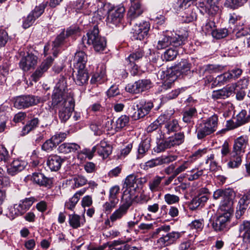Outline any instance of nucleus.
<instances>
[{
  "mask_svg": "<svg viewBox=\"0 0 250 250\" xmlns=\"http://www.w3.org/2000/svg\"><path fill=\"white\" fill-rule=\"evenodd\" d=\"M221 162L223 163L226 162L228 160L226 157L229 154H231L230 148L229 143L225 141L221 147Z\"/></svg>",
  "mask_w": 250,
  "mask_h": 250,
  "instance_id": "obj_46",
  "label": "nucleus"
},
{
  "mask_svg": "<svg viewBox=\"0 0 250 250\" xmlns=\"http://www.w3.org/2000/svg\"><path fill=\"white\" fill-rule=\"evenodd\" d=\"M237 36L239 38L234 40L232 42L236 48H238L236 45V44L240 42H243L242 45H247L248 47H250V32L243 30L238 32Z\"/></svg>",
  "mask_w": 250,
  "mask_h": 250,
  "instance_id": "obj_27",
  "label": "nucleus"
},
{
  "mask_svg": "<svg viewBox=\"0 0 250 250\" xmlns=\"http://www.w3.org/2000/svg\"><path fill=\"white\" fill-rule=\"evenodd\" d=\"M191 173V174L188 176V180L190 181H192L198 179L200 176L203 174V170H197L195 169H192L190 171Z\"/></svg>",
  "mask_w": 250,
  "mask_h": 250,
  "instance_id": "obj_64",
  "label": "nucleus"
},
{
  "mask_svg": "<svg viewBox=\"0 0 250 250\" xmlns=\"http://www.w3.org/2000/svg\"><path fill=\"white\" fill-rule=\"evenodd\" d=\"M165 117L166 116L165 115H162L160 116L155 121L147 127V131L152 132L157 129L160 125L163 124L165 122Z\"/></svg>",
  "mask_w": 250,
  "mask_h": 250,
  "instance_id": "obj_47",
  "label": "nucleus"
},
{
  "mask_svg": "<svg viewBox=\"0 0 250 250\" xmlns=\"http://www.w3.org/2000/svg\"><path fill=\"white\" fill-rule=\"evenodd\" d=\"M105 80V72L100 69L93 75L90 82L92 84H98L104 83Z\"/></svg>",
  "mask_w": 250,
  "mask_h": 250,
  "instance_id": "obj_38",
  "label": "nucleus"
},
{
  "mask_svg": "<svg viewBox=\"0 0 250 250\" xmlns=\"http://www.w3.org/2000/svg\"><path fill=\"white\" fill-rule=\"evenodd\" d=\"M248 146V137L247 136H241L234 140L232 151L244 154Z\"/></svg>",
  "mask_w": 250,
  "mask_h": 250,
  "instance_id": "obj_18",
  "label": "nucleus"
},
{
  "mask_svg": "<svg viewBox=\"0 0 250 250\" xmlns=\"http://www.w3.org/2000/svg\"><path fill=\"white\" fill-rule=\"evenodd\" d=\"M151 139L150 138H146L142 141L139 144L138 148V158L143 157L150 147Z\"/></svg>",
  "mask_w": 250,
  "mask_h": 250,
  "instance_id": "obj_34",
  "label": "nucleus"
},
{
  "mask_svg": "<svg viewBox=\"0 0 250 250\" xmlns=\"http://www.w3.org/2000/svg\"><path fill=\"white\" fill-rule=\"evenodd\" d=\"M213 199L220 200V207L224 210H232L234 203L235 193L231 188L218 189L215 190L213 195Z\"/></svg>",
  "mask_w": 250,
  "mask_h": 250,
  "instance_id": "obj_4",
  "label": "nucleus"
},
{
  "mask_svg": "<svg viewBox=\"0 0 250 250\" xmlns=\"http://www.w3.org/2000/svg\"><path fill=\"white\" fill-rule=\"evenodd\" d=\"M77 69H78V73L74 78L76 83L79 85L86 83L89 78L86 70L85 68L81 69V68H77Z\"/></svg>",
  "mask_w": 250,
  "mask_h": 250,
  "instance_id": "obj_30",
  "label": "nucleus"
},
{
  "mask_svg": "<svg viewBox=\"0 0 250 250\" xmlns=\"http://www.w3.org/2000/svg\"><path fill=\"white\" fill-rule=\"evenodd\" d=\"M243 154L232 150L228 163V166L231 168L238 167L242 163V158Z\"/></svg>",
  "mask_w": 250,
  "mask_h": 250,
  "instance_id": "obj_26",
  "label": "nucleus"
},
{
  "mask_svg": "<svg viewBox=\"0 0 250 250\" xmlns=\"http://www.w3.org/2000/svg\"><path fill=\"white\" fill-rule=\"evenodd\" d=\"M220 0H204L199 3V6L205 9L206 12L211 16L214 15L219 10L216 3Z\"/></svg>",
  "mask_w": 250,
  "mask_h": 250,
  "instance_id": "obj_20",
  "label": "nucleus"
},
{
  "mask_svg": "<svg viewBox=\"0 0 250 250\" xmlns=\"http://www.w3.org/2000/svg\"><path fill=\"white\" fill-rule=\"evenodd\" d=\"M125 12V9L122 6L109 9L106 18L107 24L110 27L117 25L121 22Z\"/></svg>",
  "mask_w": 250,
  "mask_h": 250,
  "instance_id": "obj_8",
  "label": "nucleus"
},
{
  "mask_svg": "<svg viewBox=\"0 0 250 250\" xmlns=\"http://www.w3.org/2000/svg\"><path fill=\"white\" fill-rule=\"evenodd\" d=\"M164 178V177L156 175L149 181V188L152 192L159 191L162 189L161 184Z\"/></svg>",
  "mask_w": 250,
  "mask_h": 250,
  "instance_id": "obj_32",
  "label": "nucleus"
},
{
  "mask_svg": "<svg viewBox=\"0 0 250 250\" xmlns=\"http://www.w3.org/2000/svg\"><path fill=\"white\" fill-rule=\"evenodd\" d=\"M57 146L52 138L46 140L42 145V148L44 151H50Z\"/></svg>",
  "mask_w": 250,
  "mask_h": 250,
  "instance_id": "obj_57",
  "label": "nucleus"
},
{
  "mask_svg": "<svg viewBox=\"0 0 250 250\" xmlns=\"http://www.w3.org/2000/svg\"><path fill=\"white\" fill-rule=\"evenodd\" d=\"M235 86L232 85L229 87L224 88L222 89L214 91L212 97L214 99H225L229 97L234 92Z\"/></svg>",
  "mask_w": 250,
  "mask_h": 250,
  "instance_id": "obj_22",
  "label": "nucleus"
},
{
  "mask_svg": "<svg viewBox=\"0 0 250 250\" xmlns=\"http://www.w3.org/2000/svg\"><path fill=\"white\" fill-rule=\"evenodd\" d=\"M45 6L46 4L44 3L40 4L36 6L23 22V27L26 29L32 25L35 20L43 13Z\"/></svg>",
  "mask_w": 250,
  "mask_h": 250,
  "instance_id": "obj_10",
  "label": "nucleus"
},
{
  "mask_svg": "<svg viewBox=\"0 0 250 250\" xmlns=\"http://www.w3.org/2000/svg\"><path fill=\"white\" fill-rule=\"evenodd\" d=\"M178 54L177 51L173 49H168L164 53L163 58L166 61L173 60Z\"/></svg>",
  "mask_w": 250,
  "mask_h": 250,
  "instance_id": "obj_56",
  "label": "nucleus"
},
{
  "mask_svg": "<svg viewBox=\"0 0 250 250\" xmlns=\"http://www.w3.org/2000/svg\"><path fill=\"white\" fill-rule=\"evenodd\" d=\"M66 83L65 79L62 77L56 84L52 96L51 107L53 109L58 108L64 105L72 98H66Z\"/></svg>",
  "mask_w": 250,
  "mask_h": 250,
  "instance_id": "obj_3",
  "label": "nucleus"
},
{
  "mask_svg": "<svg viewBox=\"0 0 250 250\" xmlns=\"http://www.w3.org/2000/svg\"><path fill=\"white\" fill-rule=\"evenodd\" d=\"M25 163L19 160H14L11 165L7 167V173L12 176L15 175L18 172L24 169Z\"/></svg>",
  "mask_w": 250,
  "mask_h": 250,
  "instance_id": "obj_23",
  "label": "nucleus"
},
{
  "mask_svg": "<svg viewBox=\"0 0 250 250\" xmlns=\"http://www.w3.org/2000/svg\"><path fill=\"white\" fill-rule=\"evenodd\" d=\"M127 67L130 69L131 74L133 76L140 75L142 73L139 67L135 62H128Z\"/></svg>",
  "mask_w": 250,
  "mask_h": 250,
  "instance_id": "obj_63",
  "label": "nucleus"
},
{
  "mask_svg": "<svg viewBox=\"0 0 250 250\" xmlns=\"http://www.w3.org/2000/svg\"><path fill=\"white\" fill-rule=\"evenodd\" d=\"M196 113V110L194 108H190L184 112L183 120L187 123H190L192 122V119Z\"/></svg>",
  "mask_w": 250,
  "mask_h": 250,
  "instance_id": "obj_48",
  "label": "nucleus"
},
{
  "mask_svg": "<svg viewBox=\"0 0 250 250\" xmlns=\"http://www.w3.org/2000/svg\"><path fill=\"white\" fill-rule=\"evenodd\" d=\"M190 64L187 60H182L177 65L167 68L166 70H160L158 75L162 80H165L163 85L164 89L171 87L173 82L181 75L187 74L190 71Z\"/></svg>",
  "mask_w": 250,
  "mask_h": 250,
  "instance_id": "obj_1",
  "label": "nucleus"
},
{
  "mask_svg": "<svg viewBox=\"0 0 250 250\" xmlns=\"http://www.w3.org/2000/svg\"><path fill=\"white\" fill-rule=\"evenodd\" d=\"M23 207V205L20 202L19 204H15L13 207L10 208V212L13 215H21L27 210Z\"/></svg>",
  "mask_w": 250,
  "mask_h": 250,
  "instance_id": "obj_43",
  "label": "nucleus"
},
{
  "mask_svg": "<svg viewBox=\"0 0 250 250\" xmlns=\"http://www.w3.org/2000/svg\"><path fill=\"white\" fill-rule=\"evenodd\" d=\"M87 43L92 45L97 52L103 51L106 46V41L104 37L99 35V29L95 26L93 29L87 33Z\"/></svg>",
  "mask_w": 250,
  "mask_h": 250,
  "instance_id": "obj_5",
  "label": "nucleus"
},
{
  "mask_svg": "<svg viewBox=\"0 0 250 250\" xmlns=\"http://www.w3.org/2000/svg\"><path fill=\"white\" fill-rule=\"evenodd\" d=\"M239 231L243 242L250 244V221H244L239 226Z\"/></svg>",
  "mask_w": 250,
  "mask_h": 250,
  "instance_id": "obj_21",
  "label": "nucleus"
},
{
  "mask_svg": "<svg viewBox=\"0 0 250 250\" xmlns=\"http://www.w3.org/2000/svg\"><path fill=\"white\" fill-rule=\"evenodd\" d=\"M68 222L70 227L74 229H78L81 227L85 222L84 217L83 218L81 216L75 213L69 214Z\"/></svg>",
  "mask_w": 250,
  "mask_h": 250,
  "instance_id": "obj_29",
  "label": "nucleus"
},
{
  "mask_svg": "<svg viewBox=\"0 0 250 250\" xmlns=\"http://www.w3.org/2000/svg\"><path fill=\"white\" fill-rule=\"evenodd\" d=\"M129 119L126 115L121 116L116 121V128L121 129L126 126L129 123Z\"/></svg>",
  "mask_w": 250,
  "mask_h": 250,
  "instance_id": "obj_54",
  "label": "nucleus"
},
{
  "mask_svg": "<svg viewBox=\"0 0 250 250\" xmlns=\"http://www.w3.org/2000/svg\"><path fill=\"white\" fill-rule=\"evenodd\" d=\"M84 192L85 190H81L77 191L73 197L65 202V208L68 209L73 210L78 202L80 197L84 194Z\"/></svg>",
  "mask_w": 250,
  "mask_h": 250,
  "instance_id": "obj_31",
  "label": "nucleus"
},
{
  "mask_svg": "<svg viewBox=\"0 0 250 250\" xmlns=\"http://www.w3.org/2000/svg\"><path fill=\"white\" fill-rule=\"evenodd\" d=\"M168 140L160 141L158 144L157 147L155 149V151L157 153L164 151L166 149L170 148Z\"/></svg>",
  "mask_w": 250,
  "mask_h": 250,
  "instance_id": "obj_58",
  "label": "nucleus"
},
{
  "mask_svg": "<svg viewBox=\"0 0 250 250\" xmlns=\"http://www.w3.org/2000/svg\"><path fill=\"white\" fill-rule=\"evenodd\" d=\"M138 179L134 174H130L128 175L125 180V184L126 185V188H136L137 187V182Z\"/></svg>",
  "mask_w": 250,
  "mask_h": 250,
  "instance_id": "obj_49",
  "label": "nucleus"
},
{
  "mask_svg": "<svg viewBox=\"0 0 250 250\" xmlns=\"http://www.w3.org/2000/svg\"><path fill=\"white\" fill-rule=\"evenodd\" d=\"M96 148L97 147L94 146L91 149L87 148L83 149L81 152L78 153V158H81L82 154H84L89 159H91L93 157L94 153L96 151Z\"/></svg>",
  "mask_w": 250,
  "mask_h": 250,
  "instance_id": "obj_61",
  "label": "nucleus"
},
{
  "mask_svg": "<svg viewBox=\"0 0 250 250\" xmlns=\"http://www.w3.org/2000/svg\"><path fill=\"white\" fill-rule=\"evenodd\" d=\"M75 188L85 185L87 182V179L83 176L78 175L73 178Z\"/></svg>",
  "mask_w": 250,
  "mask_h": 250,
  "instance_id": "obj_59",
  "label": "nucleus"
},
{
  "mask_svg": "<svg viewBox=\"0 0 250 250\" xmlns=\"http://www.w3.org/2000/svg\"><path fill=\"white\" fill-rule=\"evenodd\" d=\"M184 135L183 133L180 132L175 134L174 136L169 137L167 140L170 147L175 146H178L181 144L184 141Z\"/></svg>",
  "mask_w": 250,
  "mask_h": 250,
  "instance_id": "obj_40",
  "label": "nucleus"
},
{
  "mask_svg": "<svg viewBox=\"0 0 250 250\" xmlns=\"http://www.w3.org/2000/svg\"><path fill=\"white\" fill-rule=\"evenodd\" d=\"M66 37L65 31L63 30L56 37L55 41L53 42V49L62 45Z\"/></svg>",
  "mask_w": 250,
  "mask_h": 250,
  "instance_id": "obj_55",
  "label": "nucleus"
},
{
  "mask_svg": "<svg viewBox=\"0 0 250 250\" xmlns=\"http://www.w3.org/2000/svg\"><path fill=\"white\" fill-rule=\"evenodd\" d=\"M189 226L192 229H195L197 231H200L204 227V221L203 219L195 220L191 223Z\"/></svg>",
  "mask_w": 250,
  "mask_h": 250,
  "instance_id": "obj_62",
  "label": "nucleus"
},
{
  "mask_svg": "<svg viewBox=\"0 0 250 250\" xmlns=\"http://www.w3.org/2000/svg\"><path fill=\"white\" fill-rule=\"evenodd\" d=\"M225 211V212L219 216L212 224L213 229L216 231L223 230L229 221L232 210Z\"/></svg>",
  "mask_w": 250,
  "mask_h": 250,
  "instance_id": "obj_11",
  "label": "nucleus"
},
{
  "mask_svg": "<svg viewBox=\"0 0 250 250\" xmlns=\"http://www.w3.org/2000/svg\"><path fill=\"white\" fill-rule=\"evenodd\" d=\"M130 2L131 4L127 13V17L131 24L134 20L143 13L144 9L138 0L130 1Z\"/></svg>",
  "mask_w": 250,
  "mask_h": 250,
  "instance_id": "obj_13",
  "label": "nucleus"
},
{
  "mask_svg": "<svg viewBox=\"0 0 250 250\" xmlns=\"http://www.w3.org/2000/svg\"><path fill=\"white\" fill-rule=\"evenodd\" d=\"M75 103L73 100H70L64 104V105L58 108L59 109V117L62 122H66L71 116L74 110Z\"/></svg>",
  "mask_w": 250,
  "mask_h": 250,
  "instance_id": "obj_14",
  "label": "nucleus"
},
{
  "mask_svg": "<svg viewBox=\"0 0 250 250\" xmlns=\"http://www.w3.org/2000/svg\"><path fill=\"white\" fill-rule=\"evenodd\" d=\"M250 203V190L248 191L240 199L235 213L236 217L239 219L244 214Z\"/></svg>",
  "mask_w": 250,
  "mask_h": 250,
  "instance_id": "obj_17",
  "label": "nucleus"
},
{
  "mask_svg": "<svg viewBox=\"0 0 250 250\" xmlns=\"http://www.w3.org/2000/svg\"><path fill=\"white\" fill-rule=\"evenodd\" d=\"M163 124H164L163 130L168 134L171 132H177L180 129L178 121L175 119L167 121Z\"/></svg>",
  "mask_w": 250,
  "mask_h": 250,
  "instance_id": "obj_33",
  "label": "nucleus"
},
{
  "mask_svg": "<svg viewBox=\"0 0 250 250\" xmlns=\"http://www.w3.org/2000/svg\"><path fill=\"white\" fill-rule=\"evenodd\" d=\"M207 125H206L204 122L200 124L197 129V137L198 139H203L206 136L214 132L212 130V127H208Z\"/></svg>",
  "mask_w": 250,
  "mask_h": 250,
  "instance_id": "obj_35",
  "label": "nucleus"
},
{
  "mask_svg": "<svg viewBox=\"0 0 250 250\" xmlns=\"http://www.w3.org/2000/svg\"><path fill=\"white\" fill-rule=\"evenodd\" d=\"M74 61L76 68H85L87 56L83 51H78L75 53Z\"/></svg>",
  "mask_w": 250,
  "mask_h": 250,
  "instance_id": "obj_28",
  "label": "nucleus"
},
{
  "mask_svg": "<svg viewBox=\"0 0 250 250\" xmlns=\"http://www.w3.org/2000/svg\"><path fill=\"white\" fill-rule=\"evenodd\" d=\"M135 192L136 189L134 188H126L125 189L122 196L123 204L110 215V220L112 222L122 219L126 214L132 201L136 197Z\"/></svg>",
  "mask_w": 250,
  "mask_h": 250,
  "instance_id": "obj_2",
  "label": "nucleus"
},
{
  "mask_svg": "<svg viewBox=\"0 0 250 250\" xmlns=\"http://www.w3.org/2000/svg\"><path fill=\"white\" fill-rule=\"evenodd\" d=\"M62 160L57 155L49 156L47 159V165L51 171L58 170L61 166Z\"/></svg>",
  "mask_w": 250,
  "mask_h": 250,
  "instance_id": "obj_25",
  "label": "nucleus"
},
{
  "mask_svg": "<svg viewBox=\"0 0 250 250\" xmlns=\"http://www.w3.org/2000/svg\"><path fill=\"white\" fill-rule=\"evenodd\" d=\"M181 236V232L172 231L166 235H163L157 240V243L161 247H165L175 243Z\"/></svg>",
  "mask_w": 250,
  "mask_h": 250,
  "instance_id": "obj_15",
  "label": "nucleus"
},
{
  "mask_svg": "<svg viewBox=\"0 0 250 250\" xmlns=\"http://www.w3.org/2000/svg\"><path fill=\"white\" fill-rule=\"evenodd\" d=\"M40 123V120L38 118H33L28 122L27 124L23 127L22 130V135L28 134L30 131L36 128Z\"/></svg>",
  "mask_w": 250,
  "mask_h": 250,
  "instance_id": "obj_36",
  "label": "nucleus"
},
{
  "mask_svg": "<svg viewBox=\"0 0 250 250\" xmlns=\"http://www.w3.org/2000/svg\"><path fill=\"white\" fill-rule=\"evenodd\" d=\"M177 158V156L175 155L163 156L151 159L146 162L145 165V169H148L156 166L162 165H167L174 161Z\"/></svg>",
  "mask_w": 250,
  "mask_h": 250,
  "instance_id": "obj_9",
  "label": "nucleus"
},
{
  "mask_svg": "<svg viewBox=\"0 0 250 250\" xmlns=\"http://www.w3.org/2000/svg\"><path fill=\"white\" fill-rule=\"evenodd\" d=\"M170 45V36H163L161 37L157 42L156 48L158 49H163Z\"/></svg>",
  "mask_w": 250,
  "mask_h": 250,
  "instance_id": "obj_45",
  "label": "nucleus"
},
{
  "mask_svg": "<svg viewBox=\"0 0 250 250\" xmlns=\"http://www.w3.org/2000/svg\"><path fill=\"white\" fill-rule=\"evenodd\" d=\"M164 200L167 204L171 205L178 203L180 199L178 196L175 195L167 193L165 195Z\"/></svg>",
  "mask_w": 250,
  "mask_h": 250,
  "instance_id": "obj_60",
  "label": "nucleus"
},
{
  "mask_svg": "<svg viewBox=\"0 0 250 250\" xmlns=\"http://www.w3.org/2000/svg\"><path fill=\"white\" fill-rule=\"evenodd\" d=\"M150 81L148 80H140L132 84H128L126 87V90L132 93H139L149 88L150 87Z\"/></svg>",
  "mask_w": 250,
  "mask_h": 250,
  "instance_id": "obj_12",
  "label": "nucleus"
},
{
  "mask_svg": "<svg viewBox=\"0 0 250 250\" xmlns=\"http://www.w3.org/2000/svg\"><path fill=\"white\" fill-rule=\"evenodd\" d=\"M211 34L213 38L220 39L226 37L228 35V30L226 28L212 30Z\"/></svg>",
  "mask_w": 250,
  "mask_h": 250,
  "instance_id": "obj_52",
  "label": "nucleus"
},
{
  "mask_svg": "<svg viewBox=\"0 0 250 250\" xmlns=\"http://www.w3.org/2000/svg\"><path fill=\"white\" fill-rule=\"evenodd\" d=\"M185 39L183 36L179 35H172L170 36V45L175 47L179 46L183 44Z\"/></svg>",
  "mask_w": 250,
  "mask_h": 250,
  "instance_id": "obj_50",
  "label": "nucleus"
},
{
  "mask_svg": "<svg viewBox=\"0 0 250 250\" xmlns=\"http://www.w3.org/2000/svg\"><path fill=\"white\" fill-rule=\"evenodd\" d=\"M132 23L131 24H134L132 33L134 39L142 41L148 37L150 27L149 22L143 21L138 23Z\"/></svg>",
  "mask_w": 250,
  "mask_h": 250,
  "instance_id": "obj_7",
  "label": "nucleus"
},
{
  "mask_svg": "<svg viewBox=\"0 0 250 250\" xmlns=\"http://www.w3.org/2000/svg\"><path fill=\"white\" fill-rule=\"evenodd\" d=\"M33 181L40 186H45L49 185L50 180L45 177L43 174L41 173H35L32 176Z\"/></svg>",
  "mask_w": 250,
  "mask_h": 250,
  "instance_id": "obj_37",
  "label": "nucleus"
},
{
  "mask_svg": "<svg viewBox=\"0 0 250 250\" xmlns=\"http://www.w3.org/2000/svg\"><path fill=\"white\" fill-rule=\"evenodd\" d=\"M98 154L103 159L107 158L112 152L111 146L105 141H102L99 145L95 146Z\"/></svg>",
  "mask_w": 250,
  "mask_h": 250,
  "instance_id": "obj_24",
  "label": "nucleus"
},
{
  "mask_svg": "<svg viewBox=\"0 0 250 250\" xmlns=\"http://www.w3.org/2000/svg\"><path fill=\"white\" fill-rule=\"evenodd\" d=\"M53 60L51 57L47 58L45 60L42 62L39 67L32 75L33 81L36 82L41 78L43 73L47 71L49 67L52 64Z\"/></svg>",
  "mask_w": 250,
  "mask_h": 250,
  "instance_id": "obj_19",
  "label": "nucleus"
},
{
  "mask_svg": "<svg viewBox=\"0 0 250 250\" xmlns=\"http://www.w3.org/2000/svg\"><path fill=\"white\" fill-rule=\"evenodd\" d=\"M248 0H227L225 2V5L227 7L235 9L242 6Z\"/></svg>",
  "mask_w": 250,
  "mask_h": 250,
  "instance_id": "obj_53",
  "label": "nucleus"
},
{
  "mask_svg": "<svg viewBox=\"0 0 250 250\" xmlns=\"http://www.w3.org/2000/svg\"><path fill=\"white\" fill-rule=\"evenodd\" d=\"M40 102V98L33 95H27L16 97L14 98V106L21 109L34 106Z\"/></svg>",
  "mask_w": 250,
  "mask_h": 250,
  "instance_id": "obj_6",
  "label": "nucleus"
},
{
  "mask_svg": "<svg viewBox=\"0 0 250 250\" xmlns=\"http://www.w3.org/2000/svg\"><path fill=\"white\" fill-rule=\"evenodd\" d=\"M250 121V115H247L245 110H242L236 116L237 124L238 125H242Z\"/></svg>",
  "mask_w": 250,
  "mask_h": 250,
  "instance_id": "obj_41",
  "label": "nucleus"
},
{
  "mask_svg": "<svg viewBox=\"0 0 250 250\" xmlns=\"http://www.w3.org/2000/svg\"><path fill=\"white\" fill-rule=\"evenodd\" d=\"M144 55L143 50L139 48L130 53L126 60L128 62H135L142 59Z\"/></svg>",
  "mask_w": 250,
  "mask_h": 250,
  "instance_id": "obj_39",
  "label": "nucleus"
},
{
  "mask_svg": "<svg viewBox=\"0 0 250 250\" xmlns=\"http://www.w3.org/2000/svg\"><path fill=\"white\" fill-rule=\"evenodd\" d=\"M136 107V108L133 107L134 112L132 115V117L134 120H139L147 114L142 105H137Z\"/></svg>",
  "mask_w": 250,
  "mask_h": 250,
  "instance_id": "obj_42",
  "label": "nucleus"
},
{
  "mask_svg": "<svg viewBox=\"0 0 250 250\" xmlns=\"http://www.w3.org/2000/svg\"><path fill=\"white\" fill-rule=\"evenodd\" d=\"M206 125L208 127H212L213 132L215 131L218 125V116L216 115H213L206 121H203Z\"/></svg>",
  "mask_w": 250,
  "mask_h": 250,
  "instance_id": "obj_51",
  "label": "nucleus"
},
{
  "mask_svg": "<svg viewBox=\"0 0 250 250\" xmlns=\"http://www.w3.org/2000/svg\"><path fill=\"white\" fill-rule=\"evenodd\" d=\"M119 199H114L109 197V201L105 202L103 205V209L105 213L111 212L113 208H115L118 204Z\"/></svg>",
  "mask_w": 250,
  "mask_h": 250,
  "instance_id": "obj_44",
  "label": "nucleus"
},
{
  "mask_svg": "<svg viewBox=\"0 0 250 250\" xmlns=\"http://www.w3.org/2000/svg\"><path fill=\"white\" fill-rule=\"evenodd\" d=\"M37 59L36 56L28 54L21 58L19 63L20 67L23 71H27L37 64Z\"/></svg>",
  "mask_w": 250,
  "mask_h": 250,
  "instance_id": "obj_16",
  "label": "nucleus"
}]
</instances>
